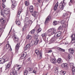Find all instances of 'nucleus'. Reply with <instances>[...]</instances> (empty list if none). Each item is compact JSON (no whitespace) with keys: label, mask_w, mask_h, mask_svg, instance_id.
Here are the masks:
<instances>
[{"label":"nucleus","mask_w":75,"mask_h":75,"mask_svg":"<svg viewBox=\"0 0 75 75\" xmlns=\"http://www.w3.org/2000/svg\"><path fill=\"white\" fill-rule=\"evenodd\" d=\"M14 42H18L17 44L16 45V53L18 52V49H19V48H20V43L19 42H18V38L17 36H14Z\"/></svg>","instance_id":"1"},{"label":"nucleus","mask_w":75,"mask_h":75,"mask_svg":"<svg viewBox=\"0 0 75 75\" xmlns=\"http://www.w3.org/2000/svg\"><path fill=\"white\" fill-rule=\"evenodd\" d=\"M8 48H9V50H10V51H12V49L11 47V46L9 44L7 43L6 44V45L5 46L3 47L2 52H5L7 51Z\"/></svg>","instance_id":"2"},{"label":"nucleus","mask_w":75,"mask_h":75,"mask_svg":"<svg viewBox=\"0 0 75 75\" xmlns=\"http://www.w3.org/2000/svg\"><path fill=\"white\" fill-rule=\"evenodd\" d=\"M70 68H71L73 71L72 75H75V67H74V64L73 63H71L70 64Z\"/></svg>","instance_id":"3"},{"label":"nucleus","mask_w":75,"mask_h":75,"mask_svg":"<svg viewBox=\"0 0 75 75\" xmlns=\"http://www.w3.org/2000/svg\"><path fill=\"white\" fill-rule=\"evenodd\" d=\"M64 1H65V0H64L63 2H61L59 4V8L62 10L64 9L65 5V3Z\"/></svg>","instance_id":"4"},{"label":"nucleus","mask_w":75,"mask_h":75,"mask_svg":"<svg viewBox=\"0 0 75 75\" xmlns=\"http://www.w3.org/2000/svg\"><path fill=\"white\" fill-rule=\"evenodd\" d=\"M33 70L32 68H28L26 69V70H25L24 71V75H27V74L28 73H30V72H32Z\"/></svg>","instance_id":"5"},{"label":"nucleus","mask_w":75,"mask_h":75,"mask_svg":"<svg viewBox=\"0 0 75 75\" xmlns=\"http://www.w3.org/2000/svg\"><path fill=\"white\" fill-rule=\"evenodd\" d=\"M35 52L36 53L37 55H39V59H41L42 58V53L40 51H39L38 50H36L35 51Z\"/></svg>","instance_id":"6"},{"label":"nucleus","mask_w":75,"mask_h":75,"mask_svg":"<svg viewBox=\"0 0 75 75\" xmlns=\"http://www.w3.org/2000/svg\"><path fill=\"white\" fill-rule=\"evenodd\" d=\"M4 60L6 61H7L9 59V57L7 54H5L2 57Z\"/></svg>","instance_id":"7"},{"label":"nucleus","mask_w":75,"mask_h":75,"mask_svg":"<svg viewBox=\"0 0 75 75\" xmlns=\"http://www.w3.org/2000/svg\"><path fill=\"white\" fill-rule=\"evenodd\" d=\"M32 46H33L32 43L28 44L25 47L24 50H27L30 49Z\"/></svg>","instance_id":"8"},{"label":"nucleus","mask_w":75,"mask_h":75,"mask_svg":"<svg viewBox=\"0 0 75 75\" xmlns=\"http://www.w3.org/2000/svg\"><path fill=\"white\" fill-rule=\"evenodd\" d=\"M51 16L50 15H49L45 20V24H46V23H48L51 20Z\"/></svg>","instance_id":"9"},{"label":"nucleus","mask_w":75,"mask_h":75,"mask_svg":"<svg viewBox=\"0 0 75 75\" xmlns=\"http://www.w3.org/2000/svg\"><path fill=\"white\" fill-rule=\"evenodd\" d=\"M32 16H33L35 18H37V17L38 16V13L35 11H34L33 13L32 14Z\"/></svg>","instance_id":"10"},{"label":"nucleus","mask_w":75,"mask_h":75,"mask_svg":"<svg viewBox=\"0 0 75 75\" xmlns=\"http://www.w3.org/2000/svg\"><path fill=\"white\" fill-rule=\"evenodd\" d=\"M9 11L10 10L7 8H5L4 10V13L6 14V15H8L9 13Z\"/></svg>","instance_id":"11"},{"label":"nucleus","mask_w":75,"mask_h":75,"mask_svg":"<svg viewBox=\"0 0 75 75\" xmlns=\"http://www.w3.org/2000/svg\"><path fill=\"white\" fill-rule=\"evenodd\" d=\"M50 61L53 64H55L57 63V60L55 58H51Z\"/></svg>","instance_id":"12"},{"label":"nucleus","mask_w":75,"mask_h":75,"mask_svg":"<svg viewBox=\"0 0 75 75\" xmlns=\"http://www.w3.org/2000/svg\"><path fill=\"white\" fill-rule=\"evenodd\" d=\"M61 35V32L59 31L55 34L54 37H56V36L57 37H59Z\"/></svg>","instance_id":"13"},{"label":"nucleus","mask_w":75,"mask_h":75,"mask_svg":"<svg viewBox=\"0 0 75 75\" xmlns=\"http://www.w3.org/2000/svg\"><path fill=\"white\" fill-rule=\"evenodd\" d=\"M66 22H65V21L64 20H63L61 22V24H62V26L63 27H64V28L66 27V25H65V23Z\"/></svg>","instance_id":"14"},{"label":"nucleus","mask_w":75,"mask_h":75,"mask_svg":"<svg viewBox=\"0 0 75 75\" xmlns=\"http://www.w3.org/2000/svg\"><path fill=\"white\" fill-rule=\"evenodd\" d=\"M34 10V7L33 6H31L29 7V11L31 13H32L33 12V11Z\"/></svg>","instance_id":"15"},{"label":"nucleus","mask_w":75,"mask_h":75,"mask_svg":"<svg viewBox=\"0 0 75 75\" xmlns=\"http://www.w3.org/2000/svg\"><path fill=\"white\" fill-rule=\"evenodd\" d=\"M69 65L67 63H63L62 64H61V66L62 68H64L65 67H68Z\"/></svg>","instance_id":"16"},{"label":"nucleus","mask_w":75,"mask_h":75,"mask_svg":"<svg viewBox=\"0 0 75 75\" xmlns=\"http://www.w3.org/2000/svg\"><path fill=\"white\" fill-rule=\"evenodd\" d=\"M17 6V2L16 1L14 2L12 4V5H11V7L12 8H14Z\"/></svg>","instance_id":"17"},{"label":"nucleus","mask_w":75,"mask_h":75,"mask_svg":"<svg viewBox=\"0 0 75 75\" xmlns=\"http://www.w3.org/2000/svg\"><path fill=\"white\" fill-rule=\"evenodd\" d=\"M69 51L70 54H73L74 53V49L72 48H70L69 49Z\"/></svg>","instance_id":"18"},{"label":"nucleus","mask_w":75,"mask_h":75,"mask_svg":"<svg viewBox=\"0 0 75 75\" xmlns=\"http://www.w3.org/2000/svg\"><path fill=\"white\" fill-rule=\"evenodd\" d=\"M27 56V53L25 52L21 56V58L22 59H24L25 57Z\"/></svg>","instance_id":"19"},{"label":"nucleus","mask_w":75,"mask_h":75,"mask_svg":"<svg viewBox=\"0 0 75 75\" xmlns=\"http://www.w3.org/2000/svg\"><path fill=\"white\" fill-rule=\"evenodd\" d=\"M74 36V38L72 39H71V43H72V44H73V43H74V42H75V35L73 34L71 35V37L72 38Z\"/></svg>","instance_id":"20"},{"label":"nucleus","mask_w":75,"mask_h":75,"mask_svg":"<svg viewBox=\"0 0 75 75\" xmlns=\"http://www.w3.org/2000/svg\"><path fill=\"white\" fill-rule=\"evenodd\" d=\"M68 60L69 61H70L72 59V54H69L68 55Z\"/></svg>","instance_id":"21"},{"label":"nucleus","mask_w":75,"mask_h":75,"mask_svg":"<svg viewBox=\"0 0 75 75\" xmlns=\"http://www.w3.org/2000/svg\"><path fill=\"white\" fill-rule=\"evenodd\" d=\"M58 63V64H61L62 62V60L60 58H59L57 59V62Z\"/></svg>","instance_id":"22"},{"label":"nucleus","mask_w":75,"mask_h":75,"mask_svg":"<svg viewBox=\"0 0 75 75\" xmlns=\"http://www.w3.org/2000/svg\"><path fill=\"white\" fill-rule=\"evenodd\" d=\"M5 61L3 58H0V64H4L5 62Z\"/></svg>","instance_id":"23"},{"label":"nucleus","mask_w":75,"mask_h":75,"mask_svg":"<svg viewBox=\"0 0 75 75\" xmlns=\"http://www.w3.org/2000/svg\"><path fill=\"white\" fill-rule=\"evenodd\" d=\"M12 73L13 75H16L17 74V71L15 69H13L12 70Z\"/></svg>","instance_id":"24"},{"label":"nucleus","mask_w":75,"mask_h":75,"mask_svg":"<svg viewBox=\"0 0 75 75\" xmlns=\"http://www.w3.org/2000/svg\"><path fill=\"white\" fill-rule=\"evenodd\" d=\"M6 68L8 69L10 67V62H8V63L5 65Z\"/></svg>","instance_id":"25"},{"label":"nucleus","mask_w":75,"mask_h":75,"mask_svg":"<svg viewBox=\"0 0 75 75\" xmlns=\"http://www.w3.org/2000/svg\"><path fill=\"white\" fill-rule=\"evenodd\" d=\"M37 69H38L37 68L35 67V69L33 70V73L35 74H36L37 73Z\"/></svg>","instance_id":"26"},{"label":"nucleus","mask_w":75,"mask_h":75,"mask_svg":"<svg viewBox=\"0 0 75 75\" xmlns=\"http://www.w3.org/2000/svg\"><path fill=\"white\" fill-rule=\"evenodd\" d=\"M21 11H22V9L21 8H20L18 10V13H17V16H20V15L21 13Z\"/></svg>","instance_id":"27"},{"label":"nucleus","mask_w":75,"mask_h":75,"mask_svg":"<svg viewBox=\"0 0 75 75\" xmlns=\"http://www.w3.org/2000/svg\"><path fill=\"white\" fill-rule=\"evenodd\" d=\"M58 6V2L56 3L54 8V11H56V10H57V7Z\"/></svg>","instance_id":"28"},{"label":"nucleus","mask_w":75,"mask_h":75,"mask_svg":"<svg viewBox=\"0 0 75 75\" xmlns=\"http://www.w3.org/2000/svg\"><path fill=\"white\" fill-rule=\"evenodd\" d=\"M39 42V40L38 38H36L35 40L34 44L35 45H37Z\"/></svg>","instance_id":"29"},{"label":"nucleus","mask_w":75,"mask_h":75,"mask_svg":"<svg viewBox=\"0 0 75 75\" xmlns=\"http://www.w3.org/2000/svg\"><path fill=\"white\" fill-rule=\"evenodd\" d=\"M0 22L1 24H3V23H4V18H1L0 19Z\"/></svg>","instance_id":"30"},{"label":"nucleus","mask_w":75,"mask_h":75,"mask_svg":"<svg viewBox=\"0 0 75 75\" xmlns=\"http://www.w3.org/2000/svg\"><path fill=\"white\" fill-rule=\"evenodd\" d=\"M52 31H53V32H52V33H51V34L52 35L55 34V33H56V29L54 28H52Z\"/></svg>","instance_id":"31"},{"label":"nucleus","mask_w":75,"mask_h":75,"mask_svg":"<svg viewBox=\"0 0 75 75\" xmlns=\"http://www.w3.org/2000/svg\"><path fill=\"white\" fill-rule=\"evenodd\" d=\"M6 0H2L3 2L2 4V6L3 8H5V5H4V3L6 2Z\"/></svg>","instance_id":"32"},{"label":"nucleus","mask_w":75,"mask_h":75,"mask_svg":"<svg viewBox=\"0 0 75 75\" xmlns=\"http://www.w3.org/2000/svg\"><path fill=\"white\" fill-rule=\"evenodd\" d=\"M32 37L31 36V35H28L27 36V39H28L29 40H30L31 39Z\"/></svg>","instance_id":"33"},{"label":"nucleus","mask_w":75,"mask_h":75,"mask_svg":"<svg viewBox=\"0 0 75 75\" xmlns=\"http://www.w3.org/2000/svg\"><path fill=\"white\" fill-rule=\"evenodd\" d=\"M58 50H59V51H62L63 52H65V50L64 49H62L60 47H58Z\"/></svg>","instance_id":"34"},{"label":"nucleus","mask_w":75,"mask_h":75,"mask_svg":"<svg viewBox=\"0 0 75 75\" xmlns=\"http://www.w3.org/2000/svg\"><path fill=\"white\" fill-rule=\"evenodd\" d=\"M34 33H35V29H34L32 30L30 32V33L31 34H34Z\"/></svg>","instance_id":"35"},{"label":"nucleus","mask_w":75,"mask_h":75,"mask_svg":"<svg viewBox=\"0 0 75 75\" xmlns=\"http://www.w3.org/2000/svg\"><path fill=\"white\" fill-rule=\"evenodd\" d=\"M42 30V29L41 28H39L37 30V32L38 33H39L40 32H41Z\"/></svg>","instance_id":"36"},{"label":"nucleus","mask_w":75,"mask_h":75,"mask_svg":"<svg viewBox=\"0 0 75 75\" xmlns=\"http://www.w3.org/2000/svg\"><path fill=\"white\" fill-rule=\"evenodd\" d=\"M16 24H17V25H20V21H18L16 20Z\"/></svg>","instance_id":"37"},{"label":"nucleus","mask_w":75,"mask_h":75,"mask_svg":"<svg viewBox=\"0 0 75 75\" xmlns=\"http://www.w3.org/2000/svg\"><path fill=\"white\" fill-rule=\"evenodd\" d=\"M57 24V21H54L53 23V24L54 25H56Z\"/></svg>","instance_id":"38"},{"label":"nucleus","mask_w":75,"mask_h":75,"mask_svg":"<svg viewBox=\"0 0 75 75\" xmlns=\"http://www.w3.org/2000/svg\"><path fill=\"white\" fill-rule=\"evenodd\" d=\"M74 0H70V1L69 3V6H71L72 4L73 3Z\"/></svg>","instance_id":"39"},{"label":"nucleus","mask_w":75,"mask_h":75,"mask_svg":"<svg viewBox=\"0 0 75 75\" xmlns=\"http://www.w3.org/2000/svg\"><path fill=\"white\" fill-rule=\"evenodd\" d=\"M68 16V14H67V13H64L63 14V17H66V16Z\"/></svg>","instance_id":"40"},{"label":"nucleus","mask_w":75,"mask_h":75,"mask_svg":"<svg viewBox=\"0 0 75 75\" xmlns=\"http://www.w3.org/2000/svg\"><path fill=\"white\" fill-rule=\"evenodd\" d=\"M58 68L57 67H56L55 69H54V72H55V73H57V72H58Z\"/></svg>","instance_id":"41"},{"label":"nucleus","mask_w":75,"mask_h":75,"mask_svg":"<svg viewBox=\"0 0 75 75\" xmlns=\"http://www.w3.org/2000/svg\"><path fill=\"white\" fill-rule=\"evenodd\" d=\"M63 27L62 26H60L59 27L58 30L59 31H61V30H62L63 28Z\"/></svg>","instance_id":"42"},{"label":"nucleus","mask_w":75,"mask_h":75,"mask_svg":"<svg viewBox=\"0 0 75 75\" xmlns=\"http://www.w3.org/2000/svg\"><path fill=\"white\" fill-rule=\"evenodd\" d=\"M26 6H28L29 5V3L27 1H25V2Z\"/></svg>","instance_id":"43"},{"label":"nucleus","mask_w":75,"mask_h":75,"mask_svg":"<svg viewBox=\"0 0 75 75\" xmlns=\"http://www.w3.org/2000/svg\"><path fill=\"white\" fill-rule=\"evenodd\" d=\"M47 35L46 34V33H44L42 34V38H44V37H46Z\"/></svg>","instance_id":"44"},{"label":"nucleus","mask_w":75,"mask_h":75,"mask_svg":"<svg viewBox=\"0 0 75 75\" xmlns=\"http://www.w3.org/2000/svg\"><path fill=\"white\" fill-rule=\"evenodd\" d=\"M50 41L51 42H54V41H55V38H52L50 40Z\"/></svg>","instance_id":"45"},{"label":"nucleus","mask_w":75,"mask_h":75,"mask_svg":"<svg viewBox=\"0 0 75 75\" xmlns=\"http://www.w3.org/2000/svg\"><path fill=\"white\" fill-rule=\"evenodd\" d=\"M61 73L62 74H63V75H65V74H66V72L64 71H61Z\"/></svg>","instance_id":"46"},{"label":"nucleus","mask_w":75,"mask_h":75,"mask_svg":"<svg viewBox=\"0 0 75 75\" xmlns=\"http://www.w3.org/2000/svg\"><path fill=\"white\" fill-rule=\"evenodd\" d=\"M25 21L26 22H27V21H29V19L28 18H26L25 19Z\"/></svg>","instance_id":"47"},{"label":"nucleus","mask_w":75,"mask_h":75,"mask_svg":"<svg viewBox=\"0 0 75 75\" xmlns=\"http://www.w3.org/2000/svg\"><path fill=\"white\" fill-rule=\"evenodd\" d=\"M52 30V29H49V30H48V33H51V32H52V30Z\"/></svg>","instance_id":"48"},{"label":"nucleus","mask_w":75,"mask_h":75,"mask_svg":"<svg viewBox=\"0 0 75 75\" xmlns=\"http://www.w3.org/2000/svg\"><path fill=\"white\" fill-rule=\"evenodd\" d=\"M35 4V6H36V7H38L39 6V4H38V3H36V4Z\"/></svg>","instance_id":"49"},{"label":"nucleus","mask_w":75,"mask_h":75,"mask_svg":"<svg viewBox=\"0 0 75 75\" xmlns=\"http://www.w3.org/2000/svg\"><path fill=\"white\" fill-rule=\"evenodd\" d=\"M0 32H1V33H3V29L2 28H0Z\"/></svg>","instance_id":"50"},{"label":"nucleus","mask_w":75,"mask_h":75,"mask_svg":"<svg viewBox=\"0 0 75 75\" xmlns=\"http://www.w3.org/2000/svg\"><path fill=\"white\" fill-rule=\"evenodd\" d=\"M25 29H26V28H25V27L24 26L23 27V31H25Z\"/></svg>","instance_id":"51"},{"label":"nucleus","mask_w":75,"mask_h":75,"mask_svg":"<svg viewBox=\"0 0 75 75\" xmlns=\"http://www.w3.org/2000/svg\"><path fill=\"white\" fill-rule=\"evenodd\" d=\"M1 15H2V16L4 14V13H3V11H1Z\"/></svg>","instance_id":"52"},{"label":"nucleus","mask_w":75,"mask_h":75,"mask_svg":"<svg viewBox=\"0 0 75 75\" xmlns=\"http://www.w3.org/2000/svg\"><path fill=\"white\" fill-rule=\"evenodd\" d=\"M20 66L19 65H18V70H19V69H20V68H21V67H20Z\"/></svg>","instance_id":"53"},{"label":"nucleus","mask_w":75,"mask_h":75,"mask_svg":"<svg viewBox=\"0 0 75 75\" xmlns=\"http://www.w3.org/2000/svg\"><path fill=\"white\" fill-rule=\"evenodd\" d=\"M51 65L50 64H49L48 65V68H49V69H51Z\"/></svg>","instance_id":"54"},{"label":"nucleus","mask_w":75,"mask_h":75,"mask_svg":"<svg viewBox=\"0 0 75 75\" xmlns=\"http://www.w3.org/2000/svg\"><path fill=\"white\" fill-rule=\"evenodd\" d=\"M11 2L12 3H13V2H14V1H16L15 0H11Z\"/></svg>","instance_id":"55"},{"label":"nucleus","mask_w":75,"mask_h":75,"mask_svg":"<svg viewBox=\"0 0 75 75\" xmlns=\"http://www.w3.org/2000/svg\"><path fill=\"white\" fill-rule=\"evenodd\" d=\"M30 58H28L27 60V61H30Z\"/></svg>","instance_id":"56"},{"label":"nucleus","mask_w":75,"mask_h":75,"mask_svg":"<svg viewBox=\"0 0 75 75\" xmlns=\"http://www.w3.org/2000/svg\"><path fill=\"white\" fill-rule=\"evenodd\" d=\"M38 1L39 3H40L41 1V0H38Z\"/></svg>","instance_id":"57"},{"label":"nucleus","mask_w":75,"mask_h":75,"mask_svg":"<svg viewBox=\"0 0 75 75\" xmlns=\"http://www.w3.org/2000/svg\"><path fill=\"white\" fill-rule=\"evenodd\" d=\"M52 52V50H51L49 51L48 52Z\"/></svg>","instance_id":"58"},{"label":"nucleus","mask_w":75,"mask_h":75,"mask_svg":"<svg viewBox=\"0 0 75 75\" xmlns=\"http://www.w3.org/2000/svg\"><path fill=\"white\" fill-rule=\"evenodd\" d=\"M28 13H26V16H28Z\"/></svg>","instance_id":"59"},{"label":"nucleus","mask_w":75,"mask_h":75,"mask_svg":"<svg viewBox=\"0 0 75 75\" xmlns=\"http://www.w3.org/2000/svg\"><path fill=\"white\" fill-rule=\"evenodd\" d=\"M0 4H1V2L0 1Z\"/></svg>","instance_id":"60"},{"label":"nucleus","mask_w":75,"mask_h":75,"mask_svg":"<svg viewBox=\"0 0 75 75\" xmlns=\"http://www.w3.org/2000/svg\"><path fill=\"white\" fill-rule=\"evenodd\" d=\"M12 29V27H11V30Z\"/></svg>","instance_id":"61"},{"label":"nucleus","mask_w":75,"mask_h":75,"mask_svg":"<svg viewBox=\"0 0 75 75\" xmlns=\"http://www.w3.org/2000/svg\"><path fill=\"white\" fill-rule=\"evenodd\" d=\"M31 21V23L32 22V21Z\"/></svg>","instance_id":"62"},{"label":"nucleus","mask_w":75,"mask_h":75,"mask_svg":"<svg viewBox=\"0 0 75 75\" xmlns=\"http://www.w3.org/2000/svg\"><path fill=\"white\" fill-rule=\"evenodd\" d=\"M1 26V24H0V27Z\"/></svg>","instance_id":"63"},{"label":"nucleus","mask_w":75,"mask_h":75,"mask_svg":"<svg viewBox=\"0 0 75 75\" xmlns=\"http://www.w3.org/2000/svg\"><path fill=\"white\" fill-rule=\"evenodd\" d=\"M10 33V31L9 32V33Z\"/></svg>","instance_id":"64"}]
</instances>
